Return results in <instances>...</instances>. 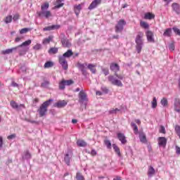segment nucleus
<instances>
[{
	"instance_id": "nucleus-24",
	"label": "nucleus",
	"mask_w": 180,
	"mask_h": 180,
	"mask_svg": "<svg viewBox=\"0 0 180 180\" xmlns=\"http://www.w3.org/2000/svg\"><path fill=\"white\" fill-rule=\"evenodd\" d=\"M171 34H172V30L171 28L166 29L163 33V36H165V37H171Z\"/></svg>"
},
{
	"instance_id": "nucleus-43",
	"label": "nucleus",
	"mask_w": 180,
	"mask_h": 180,
	"mask_svg": "<svg viewBox=\"0 0 180 180\" xmlns=\"http://www.w3.org/2000/svg\"><path fill=\"white\" fill-rule=\"evenodd\" d=\"M27 32H30V28H22L20 31V34H25V33H27Z\"/></svg>"
},
{
	"instance_id": "nucleus-60",
	"label": "nucleus",
	"mask_w": 180,
	"mask_h": 180,
	"mask_svg": "<svg viewBox=\"0 0 180 180\" xmlns=\"http://www.w3.org/2000/svg\"><path fill=\"white\" fill-rule=\"evenodd\" d=\"M49 84H50V82L48 81H46L41 84V86H47V85H49Z\"/></svg>"
},
{
	"instance_id": "nucleus-31",
	"label": "nucleus",
	"mask_w": 180,
	"mask_h": 180,
	"mask_svg": "<svg viewBox=\"0 0 180 180\" xmlns=\"http://www.w3.org/2000/svg\"><path fill=\"white\" fill-rule=\"evenodd\" d=\"M131 127L133 128L134 134H139V127L134 122H131Z\"/></svg>"
},
{
	"instance_id": "nucleus-29",
	"label": "nucleus",
	"mask_w": 180,
	"mask_h": 180,
	"mask_svg": "<svg viewBox=\"0 0 180 180\" xmlns=\"http://www.w3.org/2000/svg\"><path fill=\"white\" fill-rule=\"evenodd\" d=\"M30 44H32V40L28 39L24 42H22L21 44L17 46V47H23V46H30Z\"/></svg>"
},
{
	"instance_id": "nucleus-18",
	"label": "nucleus",
	"mask_w": 180,
	"mask_h": 180,
	"mask_svg": "<svg viewBox=\"0 0 180 180\" xmlns=\"http://www.w3.org/2000/svg\"><path fill=\"white\" fill-rule=\"evenodd\" d=\"M172 10L176 12L179 15L180 13V6L178 4V3H173L172 4Z\"/></svg>"
},
{
	"instance_id": "nucleus-61",
	"label": "nucleus",
	"mask_w": 180,
	"mask_h": 180,
	"mask_svg": "<svg viewBox=\"0 0 180 180\" xmlns=\"http://www.w3.org/2000/svg\"><path fill=\"white\" fill-rule=\"evenodd\" d=\"M11 85L14 87V88H18L19 86V84H18V83L13 82L11 83Z\"/></svg>"
},
{
	"instance_id": "nucleus-45",
	"label": "nucleus",
	"mask_w": 180,
	"mask_h": 180,
	"mask_svg": "<svg viewBox=\"0 0 180 180\" xmlns=\"http://www.w3.org/2000/svg\"><path fill=\"white\" fill-rule=\"evenodd\" d=\"M51 30H58V29H60V27H61V25H51Z\"/></svg>"
},
{
	"instance_id": "nucleus-14",
	"label": "nucleus",
	"mask_w": 180,
	"mask_h": 180,
	"mask_svg": "<svg viewBox=\"0 0 180 180\" xmlns=\"http://www.w3.org/2000/svg\"><path fill=\"white\" fill-rule=\"evenodd\" d=\"M19 49V46L13 47L11 49H6L1 51V54L6 55V54H12L13 51H16Z\"/></svg>"
},
{
	"instance_id": "nucleus-28",
	"label": "nucleus",
	"mask_w": 180,
	"mask_h": 180,
	"mask_svg": "<svg viewBox=\"0 0 180 180\" xmlns=\"http://www.w3.org/2000/svg\"><path fill=\"white\" fill-rule=\"evenodd\" d=\"M140 26L142 27V29H149L150 28V25L147 23L145 21L141 20L140 21Z\"/></svg>"
},
{
	"instance_id": "nucleus-41",
	"label": "nucleus",
	"mask_w": 180,
	"mask_h": 180,
	"mask_svg": "<svg viewBox=\"0 0 180 180\" xmlns=\"http://www.w3.org/2000/svg\"><path fill=\"white\" fill-rule=\"evenodd\" d=\"M160 103L162 106H168V100L165 98H163L161 101H160Z\"/></svg>"
},
{
	"instance_id": "nucleus-11",
	"label": "nucleus",
	"mask_w": 180,
	"mask_h": 180,
	"mask_svg": "<svg viewBox=\"0 0 180 180\" xmlns=\"http://www.w3.org/2000/svg\"><path fill=\"white\" fill-rule=\"evenodd\" d=\"M158 145L160 147H163L164 148H165V147L167 146V138L164 136H160L158 139Z\"/></svg>"
},
{
	"instance_id": "nucleus-39",
	"label": "nucleus",
	"mask_w": 180,
	"mask_h": 180,
	"mask_svg": "<svg viewBox=\"0 0 180 180\" xmlns=\"http://www.w3.org/2000/svg\"><path fill=\"white\" fill-rule=\"evenodd\" d=\"M151 105L153 109H155V108H157V98L153 97V101H151Z\"/></svg>"
},
{
	"instance_id": "nucleus-38",
	"label": "nucleus",
	"mask_w": 180,
	"mask_h": 180,
	"mask_svg": "<svg viewBox=\"0 0 180 180\" xmlns=\"http://www.w3.org/2000/svg\"><path fill=\"white\" fill-rule=\"evenodd\" d=\"M53 40V36H49L48 38L43 40V44H49Z\"/></svg>"
},
{
	"instance_id": "nucleus-1",
	"label": "nucleus",
	"mask_w": 180,
	"mask_h": 180,
	"mask_svg": "<svg viewBox=\"0 0 180 180\" xmlns=\"http://www.w3.org/2000/svg\"><path fill=\"white\" fill-rule=\"evenodd\" d=\"M50 8V4L49 2H45L41 6V11L37 12V14L39 18H45V19H49V18H51L53 15L51 14V11H48Z\"/></svg>"
},
{
	"instance_id": "nucleus-25",
	"label": "nucleus",
	"mask_w": 180,
	"mask_h": 180,
	"mask_svg": "<svg viewBox=\"0 0 180 180\" xmlns=\"http://www.w3.org/2000/svg\"><path fill=\"white\" fill-rule=\"evenodd\" d=\"M58 88L61 91L65 89V79H63L58 84Z\"/></svg>"
},
{
	"instance_id": "nucleus-53",
	"label": "nucleus",
	"mask_w": 180,
	"mask_h": 180,
	"mask_svg": "<svg viewBox=\"0 0 180 180\" xmlns=\"http://www.w3.org/2000/svg\"><path fill=\"white\" fill-rule=\"evenodd\" d=\"M16 137V134H13L7 136L8 140H12Z\"/></svg>"
},
{
	"instance_id": "nucleus-50",
	"label": "nucleus",
	"mask_w": 180,
	"mask_h": 180,
	"mask_svg": "<svg viewBox=\"0 0 180 180\" xmlns=\"http://www.w3.org/2000/svg\"><path fill=\"white\" fill-rule=\"evenodd\" d=\"M117 112H120V110L119 108H115L110 110V113L113 115L114 113H117Z\"/></svg>"
},
{
	"instance_id": "nucleus-10",
	"label": "nucleus",
	"mask_w": 180,
	"mask_h": 180,
	"mask_svg": "<svg viewBox=\"0 0 180 180\" xmlns=\"http://www.w3.org/2000/svg\"><path fill=\"white\" fill-rule=\"evenodd\" d=\"M86 65L87 64L86 63H81L79 62H78L77 64H76V67L77 68H79V70H81L82 72V74H83V75H85V74H86Z\"/></svg>"
},
{
	"instance_id": "nucleus-15",
	"label": "nucleus",
	"mask_w": 180,
	"mask_h": 180,
	"mask_svg": "<svg viewBox=\"0 0 180 180\" xmlns=\"http://www.w3.org/2000/svg\"><path fill=\"white\" fill-rule=\"evenodd\" d=\"M143 18L148 20H153V19H155V15L150 12L146 13L144 14Z\"/></svg>"
},
{
	"instance_id": "nucleus-37",
	"label": "nucleus",
	"mask_w": 180,
	"mask_h": 180,
	"mask_svg": "<svg viewBox=\"0 0 180 180\" xmlns=\"http://www.w3.org/2000/svg\"><path fill=\"white\" fill-rule=\"evenodd\" d=\"M54 65V63L51 61H48L45 63L44 68H51Z\"/></svg>"
},
{
	"instance_id": "nucleus-7",
	"label": "nucleus",
	"mask_w": 180,
	"mask_h": 180,
	"mask_svg": "<svg viewBox=\"0 0 180 180\" xmlns=\"http://www.w3.org/2000/svg\"><path fill=\"white\" fill-rule=\"evenodd\" d=\"M58 61L59 64L62 66V68L67 71V70H68V62H67L65 58L59 56Z\"/></svg>"
},
{
	"instance_id": "nucleus-3",
	"label": "nucleus",
	"mask_w": 180,
	"mask_h": 180,
	"mask_svg": "<svg viewBox=\"0 0 180 180\" xmlns=\"http://www.w3.org/2000/svg\"><path fill=\"white\" fill-rule=\"evenodd\" d=\"M51 102H53V99H49L44 102L38 109V112L39 114L40 117H43V116H46V113H47L48 108L51 105Z\"/></svg>"
},
{
	"instance_id": "nucleus-34",
	"label": "nucleus",
	"mask_w": 180,
	"mask_h": 180,
	"mask_svg": "<svg viewBox=\"0 0 180 180\" xmlns=\"http://www.w3.org/2000/svg\"><path fill=\"white\" fill-rule=\"evenodd\" d=\"M139 139H140L141 143H147V137L146 136V134H141L139 135Z\"/></svg>"
},
{
	"instance_id": "nucleus-58",
	"label": "nucleus",
	"mask_w": 180,
	"mask_h": 180,
	"mask_svg": "<svg viewBox=\"0 0 180 180\" xmlns=\"http://www.w3.org/2000/svg\"><path fill=\"white\" fill-rule=\"evenodd\" d=\"M96 154H98V153H96V150H95L94 149L91 150V155H92L93 157H95V155H96Z\"/></svg>"
},
{
	"instance_id": "nucleus-20",
	"label": "nucleus",
	"mask_w": 180,
	"mask_h": 180,
	"mask_svg": "<svg viewBox=\"0 0 180 180\" xmlns=\"http://www.w3.org/2000/svg\"><path fill=\"white\" fill-rule=\"evenodd\" d=\"M64 0H56L55 4V9H60L64 6Z\"/></svg>"
},
{
	"instance_id": "nucleus-13",
	"label": "nucleus",
	"mask_w": 180,
	"mask_h": 180,
	"mask_svg": "<svg viewBox=\"0 0 180 180\" xmlns=\"http://www.w3.org/2000/svg\"><path fill=\"white\" fill-rule=\"evenodd\" d=\"M118 140L121 141L122 144H126L127 143V139H126V136L123 133H118L117 134Z\"/></svg>"
},
{
	"instance_id": "nucleus-48",
	"label": "nucleus",
	"mask_w": 180,
	"mask_h": 180,
	"mask_svg": "<svg viewBox=\"0 0 180 180\" xmlns=\"http://www.w3.org/2000/svg\"><path fill=\"white\" fill-rule=\"evenodd\" d=\"M34 50H41V44H37L35 46H33Z\"/></svg>"
},
{
	"instance_id": "nucleus-62",
	"label": "nucleus",
	"mask_w": 180,
	"mask_h": 180,
	"mask_svg": "<svg viewBox=\"0 0 180 180\" xmlns=\"http://www.w3.org/2000/svg\"><path fill=\"white\" fill-rule=\"evenodd\" d=\"M176 154H180V148L178 146H176Z\"/></svg>"
},
{
	"instance_id": "nucleus-23",
	"label": "nucleus",
	"mask_w": 180,
	"mask_h": 180,
	"mask_svg": "<svg viewBox=\"0 0 180 180\" xmlns=\"http://www.w3.org/2000/svg\"><path fill=\"white\" fill-rule=\"evenodd\" d=\"M77 146H78V147H86L87 143L85 142V141L79 139L77 141Z\"/></svg>"
},
{
	"instance_id": "nucleus-54",
	"label": "nucleus",
	"mask_w": 180,
	"mask_h": 180,
	"mask_svg": "<svg viewBox=\"0 0 180 180\" xmlns=\"http://www.w3.org/2000/svg\"><path fill=\"white\" fill-rule=\"evenodd\" d=\"M169 49L171 50V51H174V50H175V45L174 44H170L169 45Z\"/></svg>"
},
{
	"instance_id": "nucleus-16",
	"label": "nucleus",
	"mask_w": 180,
	"mask_h": 180,
	"mask_svg": "<svg viewBox=\"0 0 180 180\" xmlns=\"http://www.w3.org/2000/svg\"><path fill=\"white\" fill-rule=\"evenodd\" d=\"M79 98L80 102H85V101H88V98H86V94L83 91H81L79 94Z\"/></svg>"
},
{
	"instance_id": "nucleus-8",
	"label": "nucleus",
	"mask_w": 180,
	"mask_h": 180,
	"mask_svg": "<svg viewBox=\"0 0 180 180\" xmlns=\"http://www.w3.org/2000/svg\"><path fill=\"white\" fill-rule=\"evenodd\" d=\"M146 36L147 41L149 43H155V39H154V33L151 30H147L146 32Z\"/></svg>"
},
{
	"instance_id": "nucleus-4",
	"label": "nucleus",
	"mask_w": 180,
	"mask_h": 180,
	"mask_svg": "<svg viewBox=\"0 0 180 180\" xmlns=\"http://www.w3.org/2000/svg\"><path fill=\"white\" fill-rule=\"evenodd\" d=\"M110 70L115 72V75L118 78V79H123V75L117 74V72L120 71V66L117 63H112L110 64Z\"/></svg>"
},
{
	"instance_id": "nucleus-36",
	"label": "nucleus",
	"mask_w": 180,
	"mask_h": 180,
	"mask_svg": "<svg viewBox=\"0 0 180 180\" xmlns=\"http://www.w3.org/2000/svg\"><path fill=\"white\" fill-rule=\"evenodd\" d=\"M10 105L13 109H19V105L15 101H11Z\"/></svg>"
},
{
	"instance_id": "nucleus-21",
	"label": "nucleus",
	"mask_w": 180,
	"mask_h": 180,
	"mask_svg": "<svg viewBox=\"0 0 180 180\" xmlns=\"http://www.w3.org/2000/svg\"><path fill=\"white\" fill-rule=\"evenodd\" d=\"M87 68L90 70L92 74H96V65L90 63L87 65Z\"/></svg>"
},
{
	"instance_id": "nucleus-59",
	"label": "nucleus",
	"mask_w": 180,
	"mask_h": 180,
	"mask_svg": "<svg viewBox=\"0 0 180 180\" xmlns=\"http://www.w3.org/2000/svg\"><path fill=\"white\" fill-rule=\"evenodd\" d=\"M25 157L26 158H31L32 155H30V153H29V151H26L25 152Z\"/></svg>"
},
{
	"instance_id": "nucleus-19",
	"label": "nucleus",
	"mask_w": 180,
	"mask_h": 180,
	"mask_svg": "<svg viewBox=\"0 0 180 180\" xmlns=\"http://www.w3.org/2000/svg\"><path fill=\"white\" fill-rule=\"evenodd\" d=\"M73 55L74 52H72V50L69 49L65 53H63L62 56L59 57H63V58H70V57H72Z\"/></svg>"
},
{
	"instance_id": "nucleus-22",
	"label": "nucleus",
	"mask_w": 180,
	"mask_h": 180,
	"mask_svg": "<svg viewBox=\"0 0 180 180\" xmlns=\"http://www.w3.org/2000/svg\"><path fill=\"white\" fill-rule=\"evenodd\" d=\"M56 106L58 108H64L65 106H67V101H59L56 103Z\"/></svg>"
},
{
	"instance_id": "nucleus-9",
	"label": "nucleus",
	"mask_w": 180,
	"mask_h": 180,
	"mask_svg": "<svg viewBox=\"0 0 180 180\" xmlns=\"http://www.w3.org/2000/svg\"><path fill=\"white\" fill-rule=\"evenodd\" d=\"M61 36H63V38L61 39V44L63 47H65V48L71 47V42H70V40L67 39V37H65V34H62Z\"/></svg>"
},
{
	"instance_id": "nucleus-49",
	"label": "nucleus",
	"mask_w": 180,
	"mask_h": 180,
	"mask_svg": "<svg viewBox=\"0 0 180 180\" xmlns=\"http://www.w3.org/2000/svg\"><path fill=\"white\" fill-rule=\"evenodd\" d=\"M51 26H48V27H45L43 28V31L44 32H50L51 31Z\"/></svg>"
},
{
	"instance_id": "nucleus-12",
	"label": "nucleus",
	"mask_w": 180,
	"mask_h": 180,
	"mask_svg": "<svg viewBox=\"0 0 180 180\" xmlns=\"http://www.w3.org/2000/svg\"><path fill=\"white\" fill-rule=\"evenodd\" d=\"M101 3L102 0H94L89 6L88 9H89V11H92V9H95L98 5H101Z\"/></svg>"
},
{
	"instance_id": "nucleus-42",
	"label": "nucleus",
	"mask_w": 180,
	"mask_h": 180,
	"mask_svg": "<svg viewBox=\"0 0 180 180\" xmlns=\"http://www.w3.org/2000/svg\"><path fill=\"white\" fill-rule=\"evenodd\" d=\"M104 144L106 146L107 148H112V143H110V141L109 140H105L104 141Z\"/></svg>"
},
{
	"instance_id": "nucleus-6",
	"label": "nucleus",
	"mask_w": 180,
	"mask_h": 180,
	"mask_svg": "<svg viewBox=\"0 0 180 180\" xmlns=\"http://www.w3.org/2000/svg\"><path fill=\"white\" fill-rule=\"evenodd\" d=\"M124 26H126V21H124L123 19L120 20L117 24L115 25V32L120 33L121 32H123Z\"/></svg>"
},
{
	"instance_id": "nucleus-52",
	"label": "nucleus",
	"mask_w": 180,
	"mask_h": 180,
	"mask_svg": "<svg viewBox=\"0 0 180 180\" xmlns=\"http://www.w3.org/2000/svg\"><path fill=\"white\" fill-rule=\"evenodd\" d=\"M101 91L103 92V94H108L109 92V89H108V88L105 86L101 87Z\"/></svg>"
},
{
	"instance_id": "nucleus-27",
	"label": "nucleus",
	"mask_w": 180,
	"mask_h": 180,
	"mask_svg": "<svg viewBox=\"0 0 180 180\" xmlns=\"http://www.w3.org/2000/svg\"><path fill=\"white\" fill-rule=\"evenodd\" d=\"M154 174H155V169H154V167H153V166H149L148 170V176H153Z\"/></svg>"
},
{
	"instance_id": "nucleus-47",
	"label": "nucleus",
	"mask_w": 180,
	"mask_h": 180,
	"mask_svg": "<svg viewBox=\"0 0 180 180\" xmlns=\"http://www.w3.org/2000/svg\"><path fill=\"white\" fill-rule=\"evenodd\" d=\"M11 22H12V15H8L6 18L5 22L11 23Z\"/></svg>"
},
{
	"instance_id": "nucleus-33",
	"label": "nucleus",
	"mask_w": 180,
	"mask_h": 180,
	"mask_svg": "<svg viewBox=\"0 0 180 180\" xmlns=\"http://www.w3.org/2000/svg\"><path fill=\"white\" fill-rule=\"evenodd\" d=\"M28 50H29V49H27V48H22V49H20L18 51L19 56H25V54H26V53H27Z\"/></svg>"
},
{
	"instance_id": "nucleus-26",
	"label": "nucleus",
	"mask_w": 180,
	"mask_h": 180,
	"mask_svg": "<svg viewBox=\"0 0 180 180\" xmlns=\"http://www.w3.org/2000/svg\"><path fill=\"white\" fill-rule=\"evenodd\" d=\"M81 9H82V8L81 7V4L76 5L74 6V11L77 16L79 15V12H81Z\"/></svg>"
},
{
	"instance_id": "nucleus-63",
	"label": "nucleus",
	"mask_w": 180,
	"mask_h": 180,
	"mask_svg": "<svg viewBox=\"0 0 180 180\" xmlns=\"http://www.w3.org/2000/svg\"><path fill=\"white\" fill-rule=\"evenodd\" d=\"M96 95H98V96H101V95H103V93H102V91H97L96 92Z\"/></svg>"
},
{
	"instance_id": "nucleus-32",
	"label": "nucleus",
	"mask_w": 180,
	"mask_h": 180,
	"mask_svg": "<svg viewBox=\"0 0 180 180\" xmlns=\"http://www.w3.org/2000/svg\"><path fill=\"white\" fill-rule=\"evenodd\" d=\"M49 54H57L58 53V48L52 47L48 51Z\"/></svg>"
},
{
	"instance_id": "nucleus-44",
	"label": "nucleus",
	"mask_w": 180,
	"mask_h": 180,
	"mask_svg": "<svg viewBox=\"0 0 180 180\" xmlns=\"http://www.w3.org/2000/svg\"><path fill=\"white\" fill-rule=\"evenodd\" d=\"M101 70L104 75H109V69L108 68H102Z\"/></svg>"
},
{
	"instance_id": "nucleus-2",
	"label": "nucleus",
	"mask_w": 180,
	"mask_h": 180,
	"mask_svg": "<svg viewBox=\"0 0 180 180\" xmlns=\"http://www.w3.org/2000/svg\"><path fill=\"white\" fill-rule=\"evenodd\" d=\"M144 33L143 32H138L135 38L136 50L138 54L141 53L143 45L144 44Z\"/></svg>"
},
{
	"instance_id": "nucleus-40",
	"label": "nucleus",
	"mask_w": 180,
	"mask_h": 180,
	"mask_svg": "<svg viewBox=\"0 0 180 180\" xmlns=\"http://www.w3.org/2000/svg\"><path fill=\"white\" fill-rule=\"evenodd\" d=\"M76 179L77 180H85V178L82 175V174L77 172L76 174Z\"/></svg>"
},
{
	"instance_id": "nucleus-56",
	"label": "nucleus",
	"mask_w": 180,
	"mask_h": 180,
	"mask_svg": "<svg viewBox=\"0 0 180 180\" xmlns=\"http://www.w3.org/2000/svg\"><path fill=\"white\" fill-rule=\"evenodd\" d=\"M3 146H4V138H2V136H0V148H2Z\"/></svg>"
},
{
	"instance_id": "nucleus-64",
	"label": "nucleus",
	"mask_w": 180,
	"mask_h": 180,
	"mask_svg": "<svg viewBox=\"0 0 180 180\" xmlns=\"http://www.w3.org/2000/svg\"><path fill=\"white\" fill-rule=\"evenodd\" d=\"M22 40V38L21 37H16L15 39V43H19V41Z\"/></svg>"
},
{
	"instance_id": "nucleus-17",
	"label": "nucleus",
	"mask_w": 180,
	"mask_h": 180,
	"mask_svg": "<svg viewBox=\"0 0 180 180\" xmlns=\"http://www.w3.org/2000/svg\"><path fill=\"white\" fill-rule=\"evenodd\" d=\"M174 110L176 112H180V99L178 98L174 99Z\"/></svg>"
},
{
	"instance_id": "nucleus-30",
	"label": "nucleus",
	"mask_w": 180,
	"mask_h": 180,
	"mask_svg": "<svg viewBox=\"0 0 180 180\" xmlns=\"http://www.w3.org/2000/svg\"><path fill=\"white\" fill-rule=\"evenodd\" d=\"M64 161L65 164H67L68 166H70V161H71V157H70V155L67 153L65 155Z\"/></svg>"
},
{
	"instance_id": "nucleus-35",
	"label": "nucleus",
	"mask_w": 180,
	"mask_h": 180,
	"mask_svg": "<svg viewBox=\"0 0 180 180\" xmlns=\"http://www.w3.org/2000/svg\"><path fill=\"white\" fill-rule=\"evenodd\" d=\"M112 148H114L115 152L117 154V155H119V157H120V155H121L120 148H119L117 145V144H112Z\"/></svg>"
},
{
	"instance_id": "nucleus-5",
	"label": "nucleus",
	"mask_w": 180,
	"mask_h": 180,
	"mask_svg": "<svg viewBox=\"0 0 180 180\" xmlns=\"http://www.w3.org/2000/svg\"><path fill=\"white\" fill-rule=\"evenodd\" d=\"M108 79L109 82L112 84V85H115V86H123V83H122V81L115 77L113 75L108 76Z\"/></svg>"
},
{
	"instance_id": "nucleus-51",
	"label": "nucleus",
	"mask_w": 180,
	"mask_h": 180,
	"mask_svg": "<svg viewBox=\"0 0 180 180\" xmlns=\"http://www.w3.org/2000/svg\"><path fill=\"white\" fill-rule=\"evenodd\" d=\"M173 30H174V33L178 34V36H180V30L179 29H178L177 27H173Z\"/></svg>"
},
{
	"instance_id": "nucleus-57",
	"label": "nucleus",
	"mask_w": 180,
	"mask_h": 180,
	"mask_svg": "<svg viewBox=\"0 0 180 180\" xmlns=\"http://www.w3.org/2000/svg\"><path fill=\"white\" fill-rule=\"evenodd\" d=\"M19 18H20L19 14H15L13 15V19L14 21H16V20H18V19H19Z\"/></svg>"
},
{
	"instance_id": "nucleus-46",
	"label": "nucleus",
	"mask_w": 180,
	"mask_h": 180,
	"mask_svg": "<svg viewBox=\"0 0 180 180\" xmlns=\"http://www.w3.org/2000/svg\"><path fill=\"white\" fill-rule=\"evenodd\" d=\"M72 84H74V81L72 79L65 80V84L68 86H70V85H72Z\"/></svg>"
},
{
	"instance_id": "nucleus-55",
	"label": "nucleus",
	"mask_w": 180,
	"mask_h": 180,
	"mask_svg": "<svg viewBox=\"0 0 180 180\" xmlns=\"http://www.w3.org/2000/svg\"><path fill=\"white\" fill-rule=\"evenodd\" d=\"M160 133H162L163 134H165V127L163 126L160 127Z\"/></svg>"
}]
</instances>
